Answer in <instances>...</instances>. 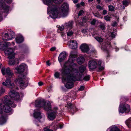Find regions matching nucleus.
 Here are the masks:
<instances>
[{
    "label": "nucleus",
    "instance_id": "f257e3e1",
    "mask_svg": "<svg viewBox=\"0 0 131 131\" xmlns=\"http://www.w3.org/2000/svg\"><path fill=\"white\" fill-rule=\"evenodd\" d=\"M77 56V52L74 51L70 53L67 61L66 62L61 71L62 82L64 83L65 87L68 89H71L74 87L73 81H80L82 76L77 69V64L74 63Z\"/></svg>",
    "mask_w": 131,
    "mask_h": 131
},
{
    "label": "nucleus",
    "instance_id": "f03ea898",
    "mask_svg": "<svg viewBox=\"0 0 131 131\" xmlns=\"http://www.w3.org/2000/svg\"><path fill=\"white\" fill-rule=\"evenodd\" d=\"M64 0H42L43 3L48 6L47 12L49 16L53 18L57 17L59 7L57 4L61 3Z\"/></svg>",
    "mask_w": 131,
    "mask_h": 131
},
{
    "label": "nucleus",
    "instance_id": "7ed1b4c3",
    "mask_svg": "<svg viewBox=\"0 0 131 131\" xmlns=\"http://www.w3.org/2000/svg\"><path fill=\"white\" fill-rule=\"evenodd\" d=\"M35 105L36 107H43L45 110L47 111L48 118L50 120H52L55 118L57 113L56 111L51 110V104L49 101L46 102L40 100H36Z\"/></svg>",
    "mask_w": 131,
    "mask_h": 131
},
{
    "label": "nucleus",
    "instance_id": "20e7f679",
    "mask_svg": "<svg viewBox=\"0 0 131 131\" xmlns=\"http://www.w3.org/2000/svg\"><path fill=\"white\" fill-rule=\"evenodd\" d=\"M5 0H0V21L3 20V17H5L8 14L9 10V7L5 4Z\"/></svg>",
    "mask_w": 131,
    "mask_h": 131
},
{
    "label": "nucleus",
    "instance_id": "39448f33",
    "mask_svg": "<svg viewBox=\"0 0 131 131\" xmlns=\"http://www.w3.org/2000/svg\"><path fill=\"white\" fill-rule=\"evenodd\" d=\"M102 61L99 60L97 61L96 59H94L90 60L88 63V67L90 70H93L95 69L98 66L99 70H102L104 69L103 66H102L101 64Z\"/></svg>",
    "mask_w": 131,
    "mask_h": 131
},
{
    "label": "nucleus",
    "instance_id": "423d86ee",
    "mask_svg": "<svg viewBox=\"0 0 131 131\" xmlns=\"http://www.w3.org/2000/svg\"><path fill=\"white\" fill-rule=\"evenodd\" d=\"M29 79L26 76H24L22 78L19 77L16 79L15 81L16 84L20 86L21 89H23L27 86Z\"/></svg>",
    "mask_w": 131,
    "mask_h": 131
},
{
    "label": "nucleus",
    "instance_id": "0eeeda50",
    "mask_svg": "<svg viewBox=\"0 0 131 131\" xmlns=\"http://www.w3.org/2000/svg\"><path fill=\"white\" fill-rule=\"evenodd\" d=\"M15 37L14 32L11 30H9L8 33L3 32L2 35V37L3 40H9L12 39Z\"/></svg>",
    "mask_w": 131,
    "mask_h": 131
},
{
    "label": "nucleus",
    "instance_id": "6e6552de",
    "mask_svg": "<svg viewBox=\"0 0 131 131\" xmlns=\"http://www.w3.org/2000/svg\"><path fill=\"white\" fill-rule=\"evenodd\" d=\"M130 110L129 105L126 103L122 105L120 104L119 107V113L122 114L124 112L128 113Z\"/></svg>",
    "mask_w": 131,
    "mask_h": 131
},
{
    "label": "nucleus",
    "instance_id": "1a4fd4ad",
    "mask_svg": "<svg viewBox=\"0 0 131 131\" xmlns=\"http://www.w3.org/2000/svg\"><path fill=\"white\" fill-rule=\"evenodd\" d=\"M35 112L33 114L34 116L36 119L40 122H43L45 119V116L44 114L40 112H36L34 110Z\"/></svg>",
    "mask_w": 131,
    "mask_h": 131
},
{
    "label": "nucleus",
    "instance_id": "9d476101",
    "mask_svg": "<svg viewBox=\"0 0 131 131\" xmlns=\"http://www.w3.org/2000/svg\"><path fill=\"white\" fill-rule=\"evenodd\" d=\"M2 101L3 103L8 104L9 105H10L12 107H15L16 106V104L9 99V97L7 95L5 96L2 99Z\"/></svg>",
    "mask_w": 131,
    "mask_h": 131
},
{
    "label": "nucleus",
    "instance_id": "9b49d317",
    "mask_svg": "<svg viewBox=\"0 0 131 131\" xmlns=\"http://www.w3.org/2000/svg\"><path fill=\"white\" fill-rule=\"evenodd\" d=\"M9 95L10 97L16 100H18L20 98L19 93L14 90H12L10 91Z\"/></svg>",
    "mask_w": 131,
    "mask_h": 131
},
{
    "label": "nucleus",
    "instance_id": "f8f14e48",
    "mask_svg": "<svg viewBox=\"0 0 131 131\" xmlns=\"http://www.w3.org/2000/svg\"><path fill=\"white\" fill-rule=\"evenodd\" d=\"M10 44L8 46H10ZM5 49L3 50H5V53L6 54L8 55V56H11L13 57H14L15 56V54L14 53V51L15 50V48L16 47H15L14 48H9L7 49L6 48Z\"/></svg>",
    "mask_w": 131,
    "mask_h": 131
},
{
    "label": "nucleus",
    "instance_id": "ddd939ff",
    "mask_svg": "<svg viewBox=\"0 0 131 131\" xmlns=\"http://www.w3.org/2000/svg\"><path fill=\"white\" fill-rule=\"evenodd\" d=\"M1 71L3 75H5L6 77L8 76L9 77H11L13 74L12 71L8 67L6 68L3 67L1 69Z\"/></svg>",
    "mask_w": 131,
    "mask_h": 131
},
{
    "label": "nucleus",
    "instance_id": "4468645a",
    "mask_svg": "<svg viewBox=\"0 0 131 131\" xmlns=\"http://www.w3.org/2000/svg\"><path fill=\"white\" fill-rule=\"evenodd\" d=\"M5 82H2V84L3 85L11 89L15 88L14 84L11 83V79L10 78H6Z\"/></svg>",
    "mask_w": 131,
    "mask_h": 131
},
{
    "label": "nucleus",
    "instance_id": "2eb2a0df",
    "mask_svg": "<svg viewBox=\"0 0 131 131\" xmlns=\"http://www.w3.org/2000/svg\"><path fill=\"white\" fill-rule=\"evenodd\" d=\"M69 47L71 49H75L78 46V43L77 41L74 40H70L68 43Z\"/></svg>",
    "mask_w": 131,
    "mask_h": 131
},
{
    "label": "nucleus",
    "instance_id": "dca6fc26",
    "mask_svg": "<svg viewBox=\"0 0 131 131\" xmlns=\"http://www.w3.org/2000/svg\"><path fill=\"white\" fill-rule=\"evenodd\" d=\"M4 104H1L0 105L2 106V111L4 110V112L6 113H9L11 111V107L9 106L8 104H6V103H3Z\"/></svg>",
    "mask_w": 131,
    "mask_h": 131
},
{
    "label": "nucleus",
    "instance_id": "f3484780",
    "mask_svg": "<svg viewBox=\"0 0 131 131\" xmlns=\"http://www.w3.org/2000/svg\"><path fill=\"white\" fill-rule=\"evenodd\" d=\"M27 67V65L24 64H22L17 67L15 69L17 71V72L18 73H21L23 72L25 68Z\"/></svg>",
    "mask_w": 131,
    "mask_h": 131
},
{
    "label": "nucleus",
    "instance_id": "a211bd4d",
    "mask_svg": "<svg viewBox=\"0 0 131 131\" xmlns=\"http://www.w3.org/2000/svg\"><path fill=\"white\" fill-rule=\"evenodd\" d=\"M80 49L83 52L87 53H89V47L85 43L82 44L80 46Z\"/></svg>",
    "mask_w": 131,
    "mask_h": 131
},
{
    "label": "nucleus",
    "instance_id": "6ab92c4d",
    "mask_svg": "<svg viewBox=\"0 0 131 131\" xmlns=\"http://www.w3.org/2000/svg\"><path fill=\"white\" fill-rule=\"evenodd\" d=\"M67 53L65 52L61 53L59 55L58 59L60 62H61L64 60L67 56Z\"/></svg>",
    "mask_w": 131,
    "mask_h": 131
},
{
    "label": "nucleus",
    "instance_id": "aec40b11",
    "mask_svg": "<svg viewBox=\"0 0 131 131\" xmlns=\"http://www.w3.org/2000/svg\"><path fill=\"white\" fill-rule=\"evenodd\" d=\"M68 5L66 3H64L62 5L61 10L63 14H66L68 10Z\"/></svg>",
    "mask_w": 131,
    "mask_h": 131
},
{
    "label": "nucleus",
    "instance_id": "412c9836",
    "mask_svg": "<svg viewBox=\"0 0 131 131\" xmlns=\"http://www.w3.org/2000/svg\"><path fill=\"white\" fill-rule=\"evenodd\" d=\"M10 45L9 42H4L3 41H0V50H3L5 49L6 48Z\"/></svg>",
    "mask_w": 131,
    "mask_h": 131
},
{
    "label": "nucleus",
    "instance_id": "4be33fe9",
    "mask_svg": "<svg viewBox=\"0 0 131 131\" xmlns=\"http://www.w3.org/2000/svg\"><path fill=\"white\" fill-rule=\"evenodd\" d=\"M50 126L53 129H54L55 130H56L59 127L61 128L63 127L62 125L61 124H59H59L58 123L55 122H53Z\"/></svg>",
    "mask_w": 131,
    "mask_h": 131
},
{
    "label": "nucleus",
    "instance_id": "5701e85b",
    "mask_svg": "<svg viewBox=\"0 0 131 131\" xmlns=\"http://www.w3.org/2000/svg\"><path fill=\"white\" fill-rule=\"evenodd\" d=\"M73 22L72 21H69L64 24L65 28L67 30H70L72 29L73 25Z\"/></svg>",
    "mask_w": 131,
    "mask_h": 131
},
{
    "label": "nucleus",
    "instance_id": "b1692460",
    "mask_svg": "<svg viewBox=\"0 0 131 131\" xmlns=\"http://www.w3.org/2000/svg\"><path fill=\"white\" fill-rule=\"evenodd\" d=\"M16 42L17 43H20L22 42L24 40V38L21 35H18L15 38Z\"/></svg>",
    "mask_w": 131,
    "mask_h": 131
},
{
    "label": "nucleus",
    "instance_id": "393cba45",
    "mask_svg": "<svg viewBox=\"0 0 131 131\" xmlns=\"http://www.w3.org/2000/svg\"><path fill=\"white\" fill-rule=\"evenodd\" d=\"M8 58L9 59V64L10 65H13L15 64V59H14L15 58V56L14 57H13L11 56H8Z\"/></svg>",
    "mask_w": 131,
    "mask_h": 131
},
{
    "label": "nucleus",
    "instance_id": "a878e982",
    "mask_svg": "<svg viewBox=\"0 0 131 131\" xmlns=\"http://www.w3.org/2000/svg\"><path fill=\"white\" fill-rule=\"evenodd\" d=\"M109 129L110 130L109 131H120L119 129L115 125H112L110 127L107 129V131Z\"/></svg>",
    "mask_w": 131,
    "mask_h": 131
},
{
    "label": "nucleus",
    "instance_id": "bb28decb",
    "mask_svg": "<svg viewBox=\"0 0 131 131\" xmlns=\"http://www.w3.org/2000/svg\"><path fill=\"white\" fill-rule=\"evenodd\" d=\"M93 37L98 42H102L103 41V39L101 37L98 36L96 34L94 33L93 34Z\"/></svg>",
    "mask_w": 131,
    "mask_h": 131
},
{
    "label": "nucleus",
    "instance_id": "cd10ccee",
    "mask_svg": "<svg viewBox=\"0 0 131 131\" xmlns=\"http://www.w3.org/2000/svg\"><path fill=\"white\" fill-rule=\"evenodd\" d=\"M84 58L82 56L79 57L77 59V62L79 64H82L84 62Z\"/></svg>",
    "mask_w": 131,
    "mask_h": 131
},
{
    "label": "nucleus",
    "instance_id": "c85d7f7f",
    "mask_svg": "<svg viewBox=\"0 0 131 131\" xmlns=\"http://www.w3.org/2000/svg\"><path fill=\"white\" fill-rule=\"evenodd\" d=\"M86 68L85 66L82 65L80 66L79 68V70L80 72L82 73L86 70Z\"/></svg>",
    "mask_w": 131,
    "mask_h": 131
},
{
    "label": "nucleus",
    "instance_id": "c756f323",
    "mask_svg": "<svg viewBox=\"0 0 131 131\" xmlns=\"http://www.w3.org/2000/svg\"><path fill=\"white\" fill-rule=\"evenodd\" d=\"M68 107H69L71 109H73L75 111H77L76 108L75 106H74V105L71 103H68Z\"/></svg>",
    "mask_w": 131,
    "mask_h": 131
},
{
    "label": "nucleus",
    "instance_id": "7c9ffc66",
    "mask_svg": "<svg viewBox=\"0 0 131 131\" xmlns=\"http://www.w3.org/2000/svg\"><path fill=\"white\" fill-rule=\"evenodd\" d=\"M125 122L128 127L131 128V118L127 120Z\"/></svg>",
    "mask_w": 131,
    "mask_h": 131
},
{
    "label": "nucleus",
    "instance_id": "2f4dec72",
    "mask_svg": "<svg viewBox=\"0 0 131 131\" xmlns=\"http://www.w3.org/2000/svg\"><path fill=\"white\" fill-rule=\"evenodd\" d=\"M96 53V52L95 49L94 48H92L91 49L90 51H89V53L88 54L92 55L94 54H95Z\"/></svg>",
    "mask_w": 131,
    "mask_h": 131
},
{
    "label": "nucleus",
    "instance_id": "473e14b6",
    "mask_svg": "<svg viewBox=\"0 0 131 131\" xmlns=\"http://www.w3.org/2000/svg\"><path fill=\"white\" fill-rule=\"evenodd\" d=\"M5 89L3 87H0V96H1L5 92Z\"/></svg>",
    "mask_w": 131,
    "mask_h": 131
},
{
    "label": "nucleus",
    "instance_id": "72a5a7b5",
    "mask_svg": "<svg viewBox=\"0 0 131 131\" xmlns=\"http://www.w3.org/2000/svg\"><path fill=\"white\" fill-rule=\"evenodd\" d=\"M99 27L102 30H104L105 29V25L103 23H101L99 25Z\"/></svg>",
    "mask_w": 131,
    "mask_h": 131
},
{
    "label": "nucleus",
    "instance_id": "f704fd0d",
    "mask_svg": "<svg viewBox=\"0 0 131 131\" xmlns=\"http://www.w3.org/2000/svg\"><path fill=\"white\" fill-rule=\"evenodd\" d=\"M109 10L110 11H113L114 10V8L112 5H110L108 6Z\"/></svg>",
    "mask_w": 131,
    "mask_h": 131
},
{
    "label": "nucleus",
    "instance_id": "c9c22d12",
    "mask_svg": "<svg viewBox=\"0 0 131 131\" xmlns=\"http://www.w3.org/2000/svg\"><path fill=\"white\" fill-rule=\"evenodd\" d=\"M90 79V76L89 75H86L83 78V80L85 81H88Z\"/></svg>",
    "mask_w": 131,
    "mask_h": 131
},
{
    "label": "nucleus",
    "instance_id": "e433bc0d",
    "mask_svg": "<svg viewBox=\"0 0 131 131\" xmlns=\"http://www.w3.org/2000/svg\"><path fill=\"white\" fill-rule=\"evenodd\" d=\"M60 73L58 72H56L54 74V77L56 78H59Z\"/></svg>",
    "mask_w": 131,
    "mask_h": 131
},
{
    "label": "nucleus",
    "instance_id": "4c0bfd02",
    "mask_svg": "<svg viewBox=\"0 0 131 131\" xmlns=\"http://www.w3.org/2000/svg\"><path fill=\"white\" fill-rule=\"evenodd\" d=\"M67 32V35L68 36H70L72 35L73 33V32L72 30H69Z\"/></svg>",
    "mask_w": 131,
    "mask_h": 131
},
{
    "label": "nucleus",
    "instance_id": "58836bf2",
    "mask_svg": "<svg viewBox=\"0 0 131 131\" xmlns=\"http://www.w3.org/2000/svg\"><path fill=\"white\" fill-rule=\"evenodd\" d=\"M123 5L125 6H127L128 5V3L127 1H124L123 2Z\"/></svg>",
    "mask_w": 131,
    "mask_h": 131
},
{
    "label": "nucleus",
    "instance_id": "ea45409f",
    "mask_svg": "<svg viewBox=\"0 0 131 131\" xmlns=\"http://www.w3.org/2000/svg\"><path fill=\"white\" fill-rule=\"evenodd\" d=\"M104 19L106 21H109L110 20V17L109 16L107 15L104 17Z\"/></svg>",
    "mask_w": 131,
    "mask_h": 131
},
{
    "label": "nucleus",
    "instance_id": "a19ab883",
    "mask_svg": "<svg viewBox=\"0 0 131 131\" xmlns=\"http://www.w3.org/2000/svg\"><path fill=\"white\" fill-rule=\"evenodd\" d=\"M83 23L86 22L88 20V19L86 17H84L82 19Z\"/></svg>",
    "mask_w": 131,
    "mask_h": 131
},
{
    "label": "nucleus",
    "instance_id": "79ce46f5",
    "mask_svg": "<svg viewBox=\"0 0 131 131\" xmlns=\"http://www.w3.org/2000/svg\"><path fill=\"white\" fill-rule=\"evenodd\" d=\"M64 26H64H60L59 27V29L61 30V31H62L64 29H65Z\"/></svg>",
    "mask_w": 131,
    "mask_h": 131
},
{
    "label": "nucleus",
    "instance_id": "37998d69",
    "mask_svg": "<svg viewBox=\"0 0 131 131\" xmlns=\"http://www.w3.org/2000/svg\"><path fill=\"white\" fill-rule=\"evenodd\" d=\"M83 10H81L79 11V13L78 14V15L79 16H80L81 15H82L83 14Z\"/></svg>",
    "mask_w": 131,
    "mask_h": 131
},
{
    "label": "nucleus",
    "instance_id": "c03bdc74",
    "mask_svg": "<svg viewBox=\"0 0 131 131\" xmlns=\"http://www.w3.org/2000/svg\"><path fill=\"white\" fill-rule=\"evenodd\" d=\"M84 87L83 86H81L80 88L79 89V90L80 91H82L84 90Z\"/></svg>",
    "mask_w": 131,
    "mask_h": 131
},
{
    "label": "nucleus",
    "instance_id": "a18cd8bd",
    "mask_svg": "<svg viewBox=\"0 0 131 131\" xmlns=\"http://www.w3.org/2000/svg\"><path fill=\"white\" fill-rule=\"evenodd\" d=\"M96 21L95 19H93L91 22V24L92 25H94L95 24Z\"/></svg>",
    "mask_w": 131,
    "mask_h": 131
},
{
    "label": "nucleus",
    "instance_id": "49530a36",
    "mask_svg": "<svg viewBox=\"0 0 131 131\" xmlns=\"http://www.w3.org/2000/svg\"><path fill=\"white\" fill-rule=\"evenodd\" d=\"M97 8L99 9L100 10H102L103 9V8L101 7L100 5H99L97 6L96 7Z\"/></svg>",
    "mask_w": 131,
    "mask_h": 131
},
{
    "label": "nucleus",
    "instance_id": "de8ad7c7",
    "mask_svg": "<svg viewBox=\"0 0 131 131\" xmlns=\"http://www.w3.org/2000/svg\"><path fill=\"white\" fill-rule=\"evenodd\" d=\"M44 131H53V130L47 128H45L44 129Z\"/></svg>",
    "mask_w": 131,
    "mask_h": 131
},
{
    "label": "nucleus",
    "instance_id": "09e8293b",
    "mask_svg": "<svg viewBox=\"0 0 131 131\" xmlns=\"http://www.w3.org/2000/svg\"><path fill=\"white\" fill-rule=\"evenodd\" d=\"M111 37L112 38H115V34L114 33H113V32H112L111 33Z\"/></svg>",
    "mask_w": 131,
    "mask_h": 131
},
{
    "label": "nucleus",
    "instance_id": "8fccbe9b",
    "mask_svg": "<svg viewBox=\"0 0 131 131\" xmlns=\"http://www.w3.org/2000/svg\"><path fill=\"white\" fill-rule=\"evenodd\" d=\"M56 49V47H52L51 48H50V51H53L54 50H55Z\"/></svg>",
    "mask_w": 131,
    "mask_h": 131
},
{
    "label": "nucleus",
    "instance_id": "3c124183",
    "mask_svg": "<svg viewBox=\"0 0 131 131\" xmlns=\"http://www.w3.org/2000/svg\"><path fill=\"white\" fill-rule=\"evenodd\" d=\"M87 31V29H83L82 31V32L84 33H85Z\"/></svg>",
    "mask_w": 131,
    "mask_h": 131
},
{
    "label": "nucleus",
    "instance_id": "603ef678",
    "mask_svg": "<svg viewBox=\"0 0 131 131\" xmlns=\"http://www.w3.org/2000/svg\"><path fill=\"white\" fill-rule=\"evenodd\" d=\"M6 2L8 3H10L12 2V0H6Z\"/></svg>",
    "mask_w": 131,
    "mask_h": 131
},
{
    "label": "nucleus",
    "instance_id": "864d4df0",
    "mask_svg": "<svg viewBox=\"0 0 131 131\" xmlns=\"http://www.w3.org/2000/svg\"><path fill=\"white\" fill-rule=\"evenodd\" d=\"M107 12V11L106 10H103V14L104 15L106 14Z\"/></svg>",
    "mask_w": 131,
    "mask_h": 131
},
{
    "label": "nucleus",
    "instance_id": "5fc2aeb1",
    "mask_svg": "<svg viewBox=\"0 0 131 131\" xmlns=\"http://www.w3.org/2000/svg\"><path fill=\"white\" fill-rule=\"evenodd\" d=\"M43 83L42 82H38V85L40 86H42L43 85Z\"/></svg>",
    "mask_w": 131,
    "mask_h": 131
},
{
    "label": "nucleus",
    "instance_id": "6e6d98bb",
    "mask_svg": "<svg viewBox=\"0 0 131 131\" xmlns=\"http://www.w3.org/2000/svg\"><path fill=\"white\" fill-rule=\"evenodd\" d=\"M46 64L48 66H50V64L49 63V61H48L46 62Z\"/></svg>",
    "mask_w": 131,
    "mask_h": 131
},
{
    "label": "nucleus",
    "instance_id": "4d7b16f0",
    "mask_svg": "<svg viewBox=\"0 0 131 131\" xmlns=\"http://www.w3.org/2000/svg\"><path fill=\"white\" fill-rule=\"evenodd\" d=\"M72 0L73 1V2L74 3H76L78 2V0Z\"/></svg>",
    "mask_w": 131,
    "mask_h": 131
},
{
    "label": "nucleus",
    "instance_id": "13d9d810",
    "mask_svg": "<svg viewBox=\"0 0 131 131\" xmlns=\"http://www.w3.org/2000/svg\"><path fill=\"white\" fill-rule=\"evenodd\" d=\"M81 5L82 6H83L85 5L84 3L83 2H81L80 3Z\"/></svg>",
    "mask_w": 131,
    "mask_h": 131
},
{
    "label": "nucleus",
    "instance_id": "bf43d9fd",
    "mask_svg": "<svg viewBox=\"0 0 131 131\" xmlns=\"http://www.w3.org/2000/svg\"><path fill=\"white\" fill-rule=\"evenodd\" d=\"M76 6L78 8H79L80 6V4H77Z\"/></svg>",
    "mask_w": 131,
    "mask_h": 131
},
{
    "label": "nucleus",
    "instance_id": "052dcab7",
    "mask_svg": "<svg viewBox=\"0 0 131 131\" xmlns=\"http://www.w3.org/2000/svg\"><path fill=\"white\" fill-rule=\"evenodd\" d=\"M116 24H117V23H116V22H114V23L112 25L113 26H115L116 25Z\"/></svg>",
    "mask_w": 131,
    "mask_h": 131
},
{
    "label": "nucleus",
    "instance_id": "680f3d73",
    "mask_svg": "<svg viewBox=\"0 0 131 131\" xmlns=\"http://www.w3.org/2000/svg\"><path fill=\"white\" fill-rule=\"evenodd\" d=\"M96 1L98 4H99L100 3L101 0H96Z\"/></svg>",
    "mask_w": 131,
    "mask_h": 131
},
{
    "label": "nucleus",
    "instance_id": "e2e57ef3",
    "mask_svg": "<svg viewBox=\"0 0 131 131\" xmlns=\"http://www.w3.org/2000/svg\"><path fill=\"white\" fill-rule=\"evenodd\" d=\"M111 1H112V0H105V1L106 2H108Z\"/></svg>",
    "mask_w": 131,
    "mask_h": 131
},
{
    "label": "nucleus",
    "instance_id": "0e129e2a",
    "mask_svg": "<svg viewBox=\"0 0 131 131\" xmlns=\"http://www.w3.org/2000/svg\"><path fill=\"white\" fill-rule=\"evenodd\" d=\"M93 0H88V2H92Z\"/></svg>",
    "mask_w": 131,
    "mask_h": 131
},
{
    "label": "nucleus",
    "instance_id": "69168bd1",
    "mask_svg": "<svg viewBox=\"0 0 131 131\" xmlns=\"http://www.w3.org/2000/svg\"><path fill=\"white\" fill-rule=\"evenodd\" d=\"M47 89L49 90H50V89L51 88H50L49 87H48L47 88Z\"/></svg>",
    "mask_w": 131,
    "mask_h": 131
},
{
    "label": "nucleus",
    "instance_id": "338daca9",
    "mask_svg": "<svg viewBox=\"0 0 131 131\" xmlns=\"http://www.w3.org/2000/svg\"><path fill=\"white\" fill-rule=\"evenodd\" d=\"M104 50L107 51V52H108V51L107 50V49H104Z\"/></svg>",
    "mask_w": 131,
    "mask_h": 131
},
{
    "label": "nucleus",
    "instance_id": "774afa93",
    "mask_svg": "<svg viewBox=\"0 0 131 131\" xmlns=\"http://www.w3.org/2000/svg\"><path fill=\"white\" fill-rule=\"evenodd\" d=\"M12 44H13V46H14L15 45V43L14 42H12Z\"/></svg>",
    "mask_w": 131,
    "mask_h": 131
}]
</instances>
